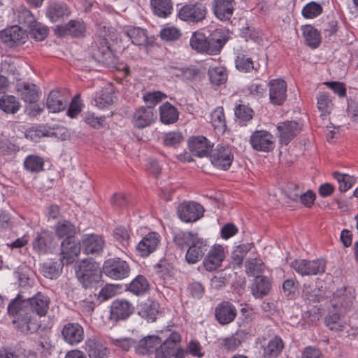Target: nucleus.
<instances>
[{"label": "nucleus", "mask_w": 358, "mask_h": 358, "mask_svg": "<svg viewBox=\"0 0 358 358\" xmlns=\"http://www.w3.org/2000/svg\"><path fill=\"white\" fill-rule=\"evenodd\" d=\"M262 348L264 358H278L285 348V343L280 336H275Z\"/></svg>", "instance_id": "nucleus-31"}, {"label": "nucleus", "mask_w": 358, "mask_h": 358, "mask_svg": "<svg viewBox=\"0 0 358 358\" xmlns=\"http://www.w3.org/2000/svg\"><path fill=\"white\" fill-rule=\"evenodd\" d=\"M271 280L264 275L256 276L250 285V290L252 296L255 299H262L271 289Z\"/></svg>", "instance_id": "nucleus-26"}, {"label": "nucleus", "mask_w": 358, "mask_h": 358, "mask_svg": "<svg viewBox=\"0 0 358 358\" xmlns=\"http://www.w3.org/2000/svg\"><path fill=\"white\" fill-rule=\"evenodd\" d=\"M208 250V245L202 238H199L190 246L185 255L188 264H194L199 262Z\"/></svg>", "instance_id": "nucleus-29"}, {"label": "nucleus", "mask_w": 358, "mask_h": 358, "mask_svg": "<svg viewBox=\"0 0 358 358\" xmlns=\"http://www.w3.org/2000/svg\"><path fill=\"white\" fill-rule=\"evenodd\" d=\"M322 287L309 283H304L302 288V296L309 302H320L323 297Z\"/></svg>", "instance_id": "nucleus-43"}, {"label": "nucleus", "mask_w": 358, "mask_h": 358, "mask_svg": "<svg viewBox=\"0 0 358 358\" xmlns=\"http://www.w3.org/2000/svg\"><path fill=\"white\" fill-rule=\"evenodd\" d=\"M157 120V114L152 107L141 106L136 108L131 118L134 126L138 129L149 127Z\"/></svg>", "instance_id": "nucleus-14"}, {"label": "nucleus", "mask_w": 358, "mask_h": 358, "mask_svg": "<svg viewBox=\"0 0 358 358\" xmlns=\"http://www.w3.org/2000/svg\"><path fill=\"white\" fill-rule=\"evenodd\" d=\"M245 268L248 275L256 277L264 271V265L262 259L250 258L245 262Z\"/></svg>", "instance_id": "nucleus-58"}, {"label": "nucleus", "mask_w": 358, "mask_h": 358, "mask_svg": "<svg viewBox=\"0 0 358 358\" xmlns=\"http://www.w3.org/2000/svg\"><path fill=\"white\" fill-rule=\"evenodd\" d=\"M234 11V0H215L213 12L221 20H229Z\"/></svg>", "instance_id": "nucleus-33"}, {"label": "nucleus", "mask_w": 358, "mask_h": 358, "mask_svg": "<svg viewBox=\"0 0 358 358\" xmlns=\"http://www.w3.org/2000/svg\"><path fill=\"white\" fill-rule=\"evenodd\" d=\"M61 334L64 341L71 345H76L84 339V329L77 322H69L64 324Z\"/></svg>", "instance_id": "nucleus-16"}, {"label": "nucleus", "mask_w": 358, "mask_h": 358, "mask_svg": "<svg viewBox=\"0 0 358 358\" xmlns=\"http://www.w3.org/2000/svg\"><path fill=\"white\" fill-rule=\"evenodd\" d=\"M188 145L192 154L199 157L207 156L211 148L208 139L202 136L190 138Z\"/></svg>", "instance_id": "nucleus-28"}, {"label": "nucleus", "mask_w": 358, "mask_h": 358, "mask_svg": "<svg viewBox=\"0 0 358 358\" xmlns=\"http://www.w3.org/2000/svg\"><path fill=\"white\" fill-rule=\"evenodd\" d=\"M85 350L90 358H108L110 354L106 341L96 336L86 340Z\"/></svg>", "instance_id": "nucleus-12"}, {"label": "nucleus", "mask_w": 358, "mask_h": 358, "mask_svg": "<svg viewBox=\"0 0 358 358\" xmlns=\"http://www.w3.org/2000/svg\"><path fill=\"white\" fill-rule=\"evenodd\" d=\"M161 242L160 235L151 231L145 234L138 242L136 247L138 255L141 257H148L150 255L155 252L159 248Z\"/></svg>", "instance_id": "nucleus-11"}, {"label": "nucleus", "mask_w": 358, "mask_h": 358, "mask_svg": "<svg viewBox=\"0 0 358 358\" xmlns=\"http://www.w3.org/2000/svg\"><path fill=\"white\" fill-rule=\"evenodd\" d=\"M317 99V108L321 112V116H325L327 114H329L333 106L329 95L326 92H322L318 94Z\"/></svg>", "instance_id": "nucleus-59"}, {"label": "nucleus", "mask_w": 358, "mask_h": 358, "mask_svg": "<svg viewBox=\"0 0 358 358\" xmlns=\"http://www.w3.org/2000/svg\"><path fill=\"white\" fill-rule=\"evenodd\" d=\"M166 98V95L160 91L147 92L143 96V101L148 104L147 107H152L153 109L158 103Z\"/></svg>", "instance_id": "nucleus-64"}, {"label": "nucleus", "mask_w": 358, "mask_h": 358, "mask_svg": "<svg viewBox=\"0 0 358 358\" xmlns=\"http://www.w3.org/2000/svg\"><path fill=\"white\" fill-rule=\"evenodd\" d=\"M62 35H71L73 37L84 36L86 27L83 21L71 20L65 26L59 27Z\"/></svg>", "instance_id": "nucleus-35"}, {"label": "nucleus", "mask_w": 358, "mask_h": 358, "mask_svg": "<svg viewBox=\"0 0 358 358\" xmlns=\"http://www.w3.org/2000/svg\"><path fill=\"white\" fill-rule=\"evenodd\" d=\"M229 38V32L225 29H216L208 38L207 54L217 55L220 53Z\"/></svg>", "instance_id": "nucleus-18"}, {"label": "nucleus", "mask_w": 358, "mask_h": 358, "mask_svg": "<svg viewBox=\"0 0 358 358\" xmlns=\"http://www.w3.org/2000/svg\"><path fill=\"white\" fill-rule=\"evenodd\" d=\"M61 269L60 264L57 262H47L43 264L42 272L45 277L54 279L59 275Z\"/></svg>", "instance_id": "nucleus-62"}, {"label": "nucleus", "mask_w": 358, "mask_h": 358, "mask_svg": "<svg viewBox=\"0 0 358 358\" xmlns=\"http://www.w3.org/2000/svg\"><path fill=\"white\" fill-rule=\"evenodd\" d=\"M115 100L116 96L114 94V91L110 87L101 90L94 99L96 106L101 109L111 106Z\"/></svg>", "instance_id": "nucleus-37"}, {"label": "nucleus", "mask_w": 358, "mask_h": 358, "mask_svg": "<svg viewBox=\"0 0 358 358\" xmlns=\"http://www.w3.org/2000/svg\"><path fill=\"white\" fill-rule=\"evenodd\" d=\"M28 304L29 311L31 315L38 316L39 317H45L49 310L50 299L41 292H37L32 297L28 298L27 302Z\"/></svg>", "instance_id": "nucleus-13"}, {"label": "nucleus", "mask_w": 358, "mask_h": 358, "mask_svg": "<svg viewBox=\"0 0 358 358\" xmlns=\"http://www.w3.org/2000/svg\"><path fill=\"white\" fill-rule=\"evenodd\" d=\"M203 207L196 202L188 201L180 203L177 209L179 218L185 222H194L203 215Z\"/></svg>", "instance_id": "nucleus-9"}, {"label": "nucleus", "mask_w": 358, "mask_h": 358, "mask_svg": "<svg viewBox=\"0 0 358 358\" xmlns=\"http://www.w3.org/2000/svg\"><path fill=\"white\" fill-rule=\"evenodd\" d=\"M190 45L198 52L207 53L208 38L201 32H194L190 38Z\"/></svg>", "instance_id": "nucleus-50"}, {"label": "nucleus", "mask_w": 358, "mask_h": 358, "mask_svg": "<svg viewBox=\"0 0 358 358\" xmlns=\"http://www.w3.org/2000/svg\"><path fill=\"white\" fill-rule=\"evenodd\" d=\"M52 240V235L47 231H43L37 234L33 243V248L40 253H45L51 244Z\"/></svg>", "instance_id": "nucleus-47"}, {"label": "nucleus", "mask_w": 358, "mask_h": 358, "mask_svg": "<svg viewBox=\"0 0 358 358\" xmlns=\"http://www.w3.org/2000/svg\"><path fill=\"white\" fill-rule=\"evenodd\" d=\"M17 20L19 24L28 28L36 22L31 11L26 8H21L17 10Z\"/></svg>", "instance_id": "nucleus-61"}, {"label": "nucleus", "mask_w": 358, "mask_h": 358, "mask_svg": "<svg viewBox=\"0 0 358 358\" xmlns=\"http://www.w3.org/2000/svg\"><path fill=\"white\" fill-rule=\"evenodd\" d=\"M113 236L114 239L122 249H127L129 247L131 238L129 233L125 227H116L113 232Z\"/></svg>", "instance_id": "nucleus-55"}, {"label": "nucleus", "mask_w": 358, "mask_h": 358, "mask_svg": "<svg viewBox=\"0 0 358 358\" xmlns=\"http://www.w3.org/2000/svg\"><path fill=\"white\" fill-rule=\"evenodd\" d=\"M277 129L280 134V141L285 145H287L300 131L299 125L295 121L281 123Z\"/></svg>", "instance_id": "nucleus-30"}, {"label": "nucleus", "mask_w": 358, "mask_h": 358, "mask_svg": "<svg viewBox=\"0 0 358 358\" xmlns=\"http://www.w3.org/2000/svg\"><path fill=\"white\" fill-rule=\"evenodd\" d=\"M199 238L197 233L180 231L175 235L173 241L178 247L184 249L186 247L189 248L192 246Z\"/></svg>", "instance_id": "nucleus-40"}, {"label": "nucleus", "mask_w": 358, "mask_h": 358, "mask_svg": "<svg viewBox=\"0 0 358 358\" xmlns=\"http://www.w3.org/2000/svg\"><path fill=\"white\" fill-rule=\"evenodd\" d=\"M149 287L147 278L143 275H138L128 285L127 290L134 294L141 296L148 291Z\"/></svg>", "instance_id": "nucleus-38"}, {"label": "nucleus", "mask_w": 358, "mask_h": 358, "mask_svg": "<svg viewBox=\"0 0 358 358\" xmlns=\"http://www.w3.org/2000/svg\"><path fill=\"white\" fill-rule=\"evenodd\" d=\"M82 250L80 243H76L74 238L64 239L61 243V254L62 264L72 263Z\"/></svg>", "instance_id": "nucleus-23"}, {"label": "nucleus", "mask_w": 358, "mask_h": 358, "mask_svg": "<svg viewBox=\"0 0 358 358\" xmlns=\"http://www.w3.org/2000/svg\"><path fill=\"white\" fill-rule=\"evenodd\" d=\"M251 147L257 152H269L275 148V137L266 130H256L250 137Z\"/></svg>", "instance_id": "nucleus-7"}, {"label": "nucleus", "mask_w": 358, "mask_h": 358, "mask_svg": "<svg viewBox=\"0 0 358 358\" xmlns=\"http://www.w3.org/2000/svg\"><path fill=\"white\" fill-rule=\"evenodd\" d=\"M159 303L154 301L144 303L139 310V315L148 322H154L159 313Z\"/></svg>", "instance_id": "nucleus-45"}, {"label": "nucleus", "mask_w": 358, "mask_h": 358, "mask_svg": "<svg viewBox=\"0 0 358 358\" xmlns=\"http://www.w3.org/2000/svg\"><path fill=\"white\" fill-rule=\"evenodd\" d=\"M206 6L200 3L185 4L178 11V17L183 21L189 22H199L202 21L206 15Z\"/></svg>", "instance_id": "nucleus-10"}, {"label": "nucleus", "mask_w": 358, "mask_h": 358, "mask_svg": "<svg viewBox=\"0 0 358 358\" xmlns=\"http://www.w3.org/2000/svg\"><path fill=\"white\" fill-rule=\"evenodd\" d=\"M208 75L210 82L215 85H221L227 80V73L225 68L217 66L208 70Z\"/></svg>", "instance_id": "nucleus-52"}, {"label": "nucleus", "mask_w": 358, "mask_h": 358, "mask_svg": "<svg viewBox=\"0 0 358 358\" xmlns=\"http://www.w3.org/2000/svg\"><path fill=\"white\" fill-rule=\"evenodd\" d=\"M178 115L177 108L169 102H165L159 106V117L163 124L175 123L178 120Z\"/></svg>", "instance_id": "nucleus-34"}, {"label": "nucleus", "mask_w": 358, "mask_h": 358, "mask_svg": "<svg viewBox=\"0 0 358 358\" xmlns=\"http://www.w3.org/2000/svg\"><path fill=\"white\" fill-rule=\"evenodd\" d=\"M16 91L26 103H34L38 101L41 92L34 83L22 82L17 84Z\"/></svg>", "instance_id": "nucleus-22"}, {"label": "nucleus", "mask_w": 358, "mask_h": 358, "mask_svg": "<svg viewBox=\"0 0 358 358\" xmlns=\"http://www.w3.org/2000/svg\"><path fill=\"white\" fill-rule=\"evenodd\" d=\"M27 299L18 294L12 299L8 305V314L14 319L13 323L15 327L23 334H32L36 331L41 327L37 317L31 315L29 311Z\"/></svg>", "instance_id": "nucleus-2"}, {"label": "nucleus", "mask_w": 358, "mask_h": 358, "mask_svg": "<svg viewBox=\"0 0 358 358\" xmlns=\"http://www.w3.org/2000/svg\"><path fill=\"white\" fill-rule=\"evenodd\" d=\"M18 99L13 95H3L0 98V109L7 114H15L20 108Z\"/></svg>", "instance_id": "nucleus-42"}, {"label": "nucleus", "mask_w": 358, "mask_h": 358, "mask_svg": "<svg viewBox=\"0 0 358 358\" xmlns=\"http://www.w3.org/2000/svg\"><path fill=\"white\" fill-rule=\"evenodd\" d=\"M108 338L112 346L124 351H129L133 347L136 348L137 345V342L131 338L123 337L115 338L109 336Z\"/></svg>", "instance_id": "nucleus-56"}, {"label": "nucleus", "mask_w": 358, "mask_h": 358, "mask_svg": "<svg viewBox=\"0 0 358 358\" xmlns=\"http://www.w3.org/2000/svg\"><path fill=\"white\" fill-rule=\"evenodd\" d=\"M354 296L350 289L346 288L337 290L331 300L332 306L337 310L346 312L352 304Z\"/></svg>", "instance_id": "nucleus-27"}, {"label": "nucleus", "mask_w": 358, "mask_h": 358, "mask_svg": "<svg viewBox=\"0 0 358 358\" xmlns=\"http://www.w3.org/2000/svg\"><path fill=\"white\" fill-rule=\"evenodd\" d=\"M56 236L59 238L71 239L76 234V228L73 224L68 220H61L54 227Z\"/></svg>", "instance_id": "nucleus-36"}, {"label": "nucleus", "mask_w": 358, "mask_h": 358, "mask_svg": "<svg viewBox=\"0 0 358 358\" xmlns=\"http://www.w3.org/2000/svg\"><path fill=\"white\" fill-rule=\"evenodd\" d=\"M82 250L86 255H98L103 248L104 241L97 234L85 235L80 241Z\"/></svg>", "instance_id": "nucleus-21"}, {"label": "nucleus", "mask_w": 358, "mask_h": 358, "mask_svg": "<svg viewBox=\"0 0 358 358\" xmlns=\"http://www.w3.org/2000/svg\"><path fill=\"white\" fill-rule=\"evenodd\" d=\"M338 313H329L326 317L325 322L330 330L341 331L345 328V323L341 320V315L345 312L342 310H338Z\"/></svg>", "instance_id": "nucleus-48"}, {"label": "nucleus", "mask_w": 358, "mask_h": 358, "mask_svg": "<svg viewBox=\"0 0 358 358\" xmlns=\"http://www.w3.org/2000/svg\"><path fill=\"white\" fill-rule=\"evenodd\" d=\"M302 31L307 45L315 49L320 45L322 38L317 29L311 25H306L302 28Z\"/></svg>", "instance_id": "nucleus-39"}, {"label": "nucleus", "mask_w": 358, "mask_h": 358, "mask_svg": "<svg viewBox=\"0 0 358 358\" xmlns=\"http://www.w3.org/2000/svg\"><path fill=\"white\" fill-rule=\"evenodd\" d=\"M292 267L299 275H321L325 272L326 264L322 259L306 260L296 259L292 262Z\"/></svg>", "instance_id": "nucleus-5"}, {"label": "nucleus", "mask_w": 358, "mask_h": 358, "mask_svg": "<svg viewBox=\"0 0 358 358\" xmlns=\"http://www.w3.org/2000/svg\"><path fill=\"white\" fill-rule=\"evenodd\" d=\"M236 68L241 72L248 73L255 69L251 57L243 53H238L235 59Z\"/></svg>", "instance_id": "nucleus-54"}, {"label": "nucleus", "mask_w": 358, "mask_h": 358, "mask_svg": "<svg viewBox=\"0 0 358 358\" xmlns=\"http://www.w3.org/2000/svg\"><path fill=\"white\" fill-rule=\"evenodd\" d=\"M234 114L240 122H246L252 119L254 111L247 105L238 104L234 108Z\"/></svg>", "instance_id": "nucleus-60"}, {"label": "nucleus", "mask_w": 358, "mask_h": 358, "mask_svg": "<svg viewBox=\"0 0 358 358\" xmlns=\"http://www.w3.org/2000/svg\"><path fill=\"white\" fill-rule=\"evenodd\" d=\"M103 272L111 279L122 280L129 275L130 267L126 261L120 258H111L104 262Z\"/></svg>", "instance_id": "nucleus-4"}, {"label": "nucleus", "mask_w": 358, "mask_h": 358, "mask_svg": "<svg viewBox=\"0 0 358 358\" xmlns=\"http://www.w3.org/2000/svg\"><path fill=\"white\" fill-rule=\"evenodd\" d=\"M184 141V136L179 131H172L165 133L163 137V143L165 146L177 148Z\"/></svg>", "instance_id": "nucleus-53"}, {"label": "nucleus", "mask_w": 358, "mask_h": 358, "mask_svg": "<svg viewBox=\"0 0 358 358\" xmlns=\"http://www.w3.org/2000/svg\"><path fill=\"white\" fill-rule=\"evenodd\" d=\"M92 57L99 63L106 66H110L115 64V57L108 45L106 39H101L99 45L92 51Z\"/></svg>", "instance_id": "nucleus-24"}, {"label": "nucleus", "mask_w": 358, "mask_h": 358, "mask_svg": "<svg viewBox=\"0 0 358 358\" xmlns=\"http://www.w3.org/2000/svg\"><path fill=\"white\" fill-rule=\"evenodd\" d=\"M122 32L134 45H143L148 43L147 31L141 27L125 26Z\"/></svg>", "instance_id": "nucleus-32"}, {"label": "nucleus", "mask_w": 358, "mask_h": 358, "mask_svg": "<svg viewBox=\"0 0 358 358\" xmlns=\"http://www.w3.org/2000/svg\"><path fill=\"white\" fill-rule=\"evenodd\" d=\"M224 258V252L223 248L220 245H215L210 250L207 256L205 257L203 265L208 271H215L221 266Z\"/></svg>", "instance_id": "nucleus-25"}, {"label": "nucleus", "mask_w": 358, "mask_h": 358, "mask_svg": "<svg viewBox=\"0 0 358 358\" xmlns=\"http://www.w3.org/2000/svg\"><path fill=\"white\" fill-rule=\"evenodd\" d=\"M150 6L153 13L160 17H168L173 9L171 0H150Z\"/></svg>", "instance_id": "nucleus-44"}, {"label": "nucleus", "mask_w": 358, "mask_h": 358, "mask_svg": "<svg viewBox=\"0 0 358 358\" xmlns=\"http://www.w3.org/2000/svg\"><path fill=\"white\" fill-rule=\"evenodd\" d=\"M27 33L22 27L14 25L0 31V39L7 46L12 48L24 43Z\"/></svg>", "instance_id": "nucleus-8"}, {"label": "nucleus", "mask_w": 358, "mask_h": 358, "mask_svg": "<svg viewBox=\"0 0 358 358\" xmlns=\"http://www.w3.org/2000/svg\"><path fill=\"white\" fill-rule=\"evenodd\" d=\"M29 29L30 36L38 41L44 40L48 34V27L40 22H35Z\"/></svg>", "instance_id": "nucleus-57"}, {"label": "nucleus", "mask_w": 358, "mask_h": 358, "mask_svg": "<svg viewBox=\"0 0 358 358\" xmlns=\"http://www.w3.org/2000/svg\"><path fill=\"white\" fill-rule=\"evenodd\" d=\"M237 315L236 307L229 301H222L215 308V316L217 321L222 325L232 322Z\"/></svg>", "instance_id": "nucleus-19"}, {"label": "nucleus", "mask_w": 358, "mask_h": 358, "mask_svg": "<svg viewBox=\"0 0 358 358\" xmlns=\"http://www.w3.org/2000/svg\"><path fill=\"white\" fill-rule=\"evenodd\" d=\"M69 14V8L64 3L55 2L47 8L46 15L53 22L64 16H68Z\"/></svg>", "instance_id": "nucleus-41"}, {"label": "nucleus", "mask_w": 358, "mask_h": 358, "mask_svg": "<svg viewBox=\"0 0 358 358\" xmlns=\"http://www.w3.org/2000/svg\"><path fill=\"white\" fill-rule=\"evenodd\" d=\"M134 310V306L125 299H116L112 302L110 319L117 322L127 320Z\"/></svg>", "instance_id": "nucleus-15"}, {"label": "nucleus", "mask_w": 358, "mask_h": 358, "mask_svg": "<svg viewBox=\"0 0 358 358\" xmlns=\"http://www.w3.org/2000/svg\"><path fill=\"white\" fill-rule=\"evenodd\" d=\"M181 341L180 335L166 329L158 336H148L137 343L136 351L141 355L155 352L156 358H170L175 355Z\"/></svg>", "instance_id": "nucleus-1"}, {"label": "nucleus", "mask_w": 358, "mask_h": 358, "mask_svg": "<svg viewBox=\"0 0 358 358\" xmlns=\"http://www.w3.org/2000/svg\"><path fill=\"white\" fill-rule=\"evenodd\" d=\"M234 158L232 148L229 145H217L210 154L211 163L215 166L224 171L230 168Z\"/></svg>", "instance_id": "nucleus-6"}, {"label": "nucleus", "mask_w": 358, "mask_h": 358, "mask_svg": "<svg viewBox=\"0 0 358 358\" xmlns=\"http://www.w3.org/2000/svg\"><path fill=\"white\" fill-rule=\"evenodd\" d=\"M210 121L214 129L220 133H224L227 129L224 109L217 107L210 115Z\"/></svg>", "instance_id": "nucleus-46"}, {"label": "nucleus", "mask_w": 358, "mask_h": 358, "mask_svg": "<svg viewBox=\"0 0 358 358\" xmlns=\"http://www.w3.org/2000/svg\"><path fill=\"white\" fill-rule=\"evenodd\" d=\"M322 12V7L319 3L312 1L303 7L302 15L305 18L312 19L320 15Z\"/></svg>", "instance_id": "nucleus-63"}, {"label": "nucleus", "mask_w": 358, "mask_h": 358, "mask_svg": "<svg viewBox=\"0 0 358 358\" xmlns=\"http://www.w3.org/2000/svg\"><path fill=\"white\" fill-rule=\"evenodd\" d=\"M269 99L274 105H282L287 99V84L281 79L271 80L268 83Z\"/></svg>", "instance_id": "nucleus-20"}, {"label": "nucleus", "mask_w": 358, "mask_h": 358, "mask_svg": "<svg viewBox=\"0 0 358 358\" xmlns=\"http://www.w3.org/2000/svg\"><path fill=\"white\" fill-rule=\"evenodd\" d=\"M44 161L42 157L31 155L24 161V169L31 173H38L43 169Z\"/></svg>", "instance_id": "nucleus-49"}, {"label": "nucleus", "mask_w": 358, "mask_h": 358, "mask_svg": "<svg viewBox=\"0 0 358 358\" xmlns=\"http://www.w3.org/2000/svg\"><path fill=\"white\" fill-rule=\"evenodd\" d=\"M69 101L68 92L64 90H52L46 100V107L51 113H59L64 110Z\"/></svg>", "instance_id": "nucleus-17"}, {"label": "nucleus", "mask_w": 358, "mask_h": 358, "mask_svg": "<svg viewBox=\"0 0 358 358\" xmlns=\"http://www.w3.org/2000/svg\"><path fill=\"white\" fill-rule=\"evenodd\" d=\"M76 274L85 289L95 287L101 282L102 276L99 264L88 259H84L78 263Z\"/></svg>", "instance_id": "nucleus-3"}, {"label": "nucleus", "mask_w": 358, "mask_h": 358, "mask_svg": "<svg viewBox=\"0 0 358 358\" xmlns=\"http://www.w3.org/2000/svg\"><path fill=\"white\" fill-rule=\"evenodd\" d=\"M333 177L339 184L338 189L341 192H345L356 182L355 177L348 174L334 172Z\"/></svg>", "instance_id": "nucleus-51"}]
</instances>
